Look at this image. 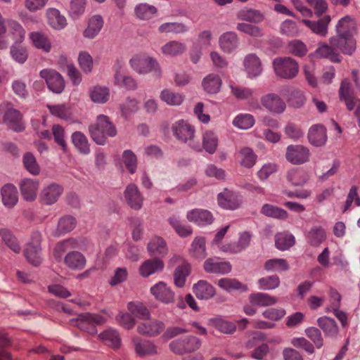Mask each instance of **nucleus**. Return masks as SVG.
<instances>
[{
    "label": "nucleus",
    "instance_id": "obj_1",
    "mask_svg": "<svg viewBox=\"0 0 360 360\" xmlns=\"http://www.w3.org/2000/svg\"><path fill=\"white\" fill-rule=\"evenodd\" d=\"M89 132L92 139L99 145H103L108 136H115L117 130L110 118L104 115L97 117L94 124L89 126Z\"/></svg>",
    "mask_w": 360,
    "mask_h": 360
},
{
    "label": "nucleus",
    "instance_id": "obj_2",
    "mask_svg": "<svg viewBox=\"0 0 360 360\" xmlns=\"http://www.w3.org/2000/svg\"><path fill=\"white\" fill-rule=\"evenodd\" d=\"M131 68L139 74H147L153 72L157 78L162 77V69L158 62L146 53L134 55L130 60Z\"/></svg>",
    "mask_w": 360,
    "mask_h": 360
},
{
    "label": "nucleus",
    "instance_id": "obj_3",
    "mask_svg": "<svg viewBox=\"0 0 360 360\" xmlns=\"http://www.w3.org/2000/svg\"><path fill=\"white\" fill-rule=\"evenodd\" d=\"M0 122L6 124L11 129L20 132L25 129L22 113L13 108L10 103L0 104Z\"/></svg>",
    "mask_w": 360,
    "mask_h": 360
},
{
    "label": "nucleus",
    "instance_id": "obj_4",
    "mask_svg": "<svg viewBox=\"0 0 360 360\" xmlns=\"http://www.w3.org/2000/svg\"><path fill=\"white\" fill-rule=\"evenodd\" d=\"M169 265L176 266L173 274L174 284L177 288H184L187 278L191 273V264L183 257L175 255L169 259Z\"/></svg>",
    "mask_w": 360,
    "mask_h": 360
},
{
    "label": "nucleus",
    "instance_id": "obj_5",
    "mask_svg": "<svg viewBox=\"0 0 360 360\" xmlns=\"http://www.w3.org/2000/svg\"><path fill=\"white\" fill-rule=\"evenodd\" d=\"M339 98L341 101L345 102L347 109L349 111L354 108L356 101L359 103L354 111V115L359 120V126L360 127V99H356L354 91L348 79H345L341 82L339 89Z\"/></svg>",
    "mask_w": 360,
    "mask_h": 360
},
{
    "label": "nucleus",
    "instance_id": "obj_6",
    "mask_svg": "<svg viewBox=\"0 0 360 360\" xmlns=\"http://www.w3.org/2000/svg\"><path fill=\"white\" fill-rule=\"evenodd\" d=\"M273 65L276 74L284 79L294 78L299 70L298 63L290 57L276 58Z\"/></svg>",
    "mask_w": 360,
    "mask_h": 360
},
{
    "label": "nucleus",
    "instance_id": "obj_7",
    "mask_svg": "<svg viewBox=\"0 0 360 360\" xmlns=\"http://www.w3.org/2000/svg\"><path fill=\"white\" fill-rule=\"evenodd\" d=\"M105 322V319L103 316L89 312L80 314L77 319V327L91 335H95L97 333L96 326Z\"/></svg>",
    "mask_w": 360,
    "mask_h": 360
},
{
    "label": "nucleus",
    "instance_id": "obj_8",
    "mask_svg": "<svg viewBox=\"0 0 360 360\" xmlns=\"http://www.w3.org/2000/svg\"><path fill=\"white\" fill-rule=\"evenodd\" d=\"M41 235L39 231L32 234L31 241L27 244L24 250V255L27 260L32 265L37 266L41 263Z\"/></svg>",
    "mask_w": 360,
    "mask_h": 360
},
{
    "label": "nucleus",
    "instance_id": "obj_9",
    "mask_svg": "<svg viewBox=\"0 0 360 360\" xmlns=\"http://www.w3.org/2000/svg\"><path fill=\"white\" fill-rule=\"evenodd\" d=\"M200 346V340L193 335L174 340L169 344L170 349L177 354L193 352L198 350Z\"/></svg>",
    "mask_w": 360,
    "mask_h": 360
},
{
    "label": "nucleus",
    "instance_id": "obj_10",
    "mask_svg": "<svg viewBox=\"0 0 360 360\" xmlns=\"http://www.w3.org/2000/svg\"><path fill=\"white\" fill-rule=\"evenodd\" d=\"M309 149L301 144L289 145L286 148L285 158L292 165H302L309 161Z\"/></svg>",
    "mask_w": 360,
    "mask_h": 360
},
{
    "label": "nucleus",
    "instance_id": "obj_11",
    "mask_svg": "<svg viewBox=\"0 0 360 360\" xmlns=\"http://www.w3.org/2000/svg\"><path fill=\"white\" fill-rule=\"evenodd\" d=\"M172 131L175 138L183 143L193 141L195 137V127L184 120H180L173 123Z\"/></svg>",
    "mask_w": 360,
    "mask_h": 360
},
{
    "label": "nucleus",
    "instance_id": "obj_12",
    "mask_svg": "<svg viewBox=\"0 0 360 360\" xmlns=\"http://www.w3.org/2000/svg\"><path fill=\"white\" fill-rule=\"evenodd\" d=\"M39 75L46 81L49 89L53 92L60 94L64 89L65 82L63 78L56 70L44 69L40 72Z\"/></svg>",
    "mask_w": 360,
    "mask_h": 360
},
{
    "label": "nucleus",
    "instance_id": "obj_13",
    "mask_svg": "<svg viewBox=\"0 0 360 360\" xmlns=\"http://www.w3.org/2000/svg\"><path fill=\"white\" fill-rule=\"evenodd\" d=\"M150 293L158 301L165 304L172 303L175 300L174 292L163 281H160L151 287Z\"/></svg>",
    "mask_w": 360,
    "mask_h": 360
},
{
    "label": "nucleus",
    "instance_id": "obj_14",
    "mask_svg": "<svg viewBox=\"0 0 360 360\" xmlns=\"http://www.w3.org/2000/svg\"><path fill=\"white\" fill-rule=\"evenodd\" d=\"M165 328L163 322L148 318L138 324L137 331L141 335L153 337L160 334Z\"/></svg>",
    "mask_w": 360,
    "mask_h": 360
},
{
    "label": "nucleus",
    "instance_id": "obj_15",
    "mask_svg": "<svg viewBox=\"0 0 360 360\" xmlns=\"http://www.w3.org/2000/svg\"><path fill=\"white\" fill-rule=\"evenodd\" d=\"M330 44L334 46L336 51L343 54L352 55L356 50V40L354 37H346L336 35L329 39Z\"/></svg>",
    "mask_w": 360,
    "mask_h": 360
},
{
    "label": "nucleus",
    "instance_id": "obj_16",
    "mask_svg": "<svg viewBox=\"0 0 360 360\" xmlns=\"http://www.w3.org/2000/svg\"><path fill=\"white\" fill-rule=\"evenodd\" d=\"M262 105L270 112L282 113L285 109V103L281 98L274 93H269L261 98Z\"/></svg>",
    "mask_w": 360,
    "mask_h": 360
},
{
    "label": "nucleus",
    "instance_id": "obj_17",
    "mask_svg": "<svg viewBox=\"0 0 360 360\" xmlns=\"http://www.w3.org/2000/svg\"><path fill=\"white\" fill-rule=\"evenodd\" d=\"M217 200L219 206L228 210H236L241 204L239 196L235 192L227 188L218 194Z\"/></svg>",
    "mask_w": 360,
    "mask_h": 360
},
{
    "label": "nucleus",
    "instance_id": "obj_18",
    "mask_svg": "<svg viewBox=\"0 0 360 360\" xmlns=\"http://www.w3.org/2000/svg\"><path fill=\"white\" fill-rule=\"evenodd\" d=\"M63 192L61 186L57 184H51L45 186L40 193V200L45 205H52L56 202Z\"/></svg>",
    "mask_w": 360,
    "mask_h": 360
},
{
    "label": "nucleus",
    "instance_id": "obj_19",
    "mask_svg": "<svg viewBox=\"0 0 360 360\" xmlns=\"http://www.w3.org/2000/svg\"><path fill=\"white\" fill-rule=\"evenodd\" d=\"M204 270L207 273L225 274L231 272V264L229 262H219L217 258H208L203 264Z\"/></svg>",
    "mask_w": 360,
    "mask_h": 360
},
{
    "label": "nucleus",
    "instance_id": "obj_20",
    "mask_svg": "<svg viewBox=\"0 0 360 360\" xmlns=\"http://www.w3.org/2000/svg\"><path fill=\"white\" fill-rule=\"evenodd\" d=\"M39 186L38 180L24 179L20 184V189L22 198L27 201H33L36 199Z\"/></svg>",
    "mask_w": 360,
    "mask_h": 360
},
{
    "label": "nucleus",
    "instance_id": "obj_21",
    "mask_svg": "<svg viewBox=\"0 0 360 360\" xmlns=\"http://www.w3.org/2000/svg\"><path fill=\"white\" fill-rule=\"evenodd\" d=\"M7 35L15 44H21L25 38V30L17 20L9 19L6 21Z\"/></svg>",
    "mask_w": 360,
    "mask_h": 360
},
{
    "label": "nucleus",
    "instance_id": "obj_22",
    "mask_svg": "<svg viewBox=\"0 0 360 360\" xmlns=\"http://www.w3.org/2000/svg\"><path fill=\"white\" fill-rule=\"evenodd\" d=\"M187 219L198 225H207L212 223L214 219L212 213L207 210L193 209L187 212Z\"/></svg>",
    "mask_w": 360,
    "mask_h": 360
},
{
    "label": "nucleus",
    "instance_id": "obj_23",
    "mask_svg": "<svg viewBox=\"0 0 360 360\" xmlns=\"http://www.w3.org/2000/svg\"><path fill=\"white\" fill-rule=\"evenodd\" d=\"M337 35L353 37L356 32L355 20L349 16L340 19L336 25Z\"/></svg>",
    "mask_w": 360,
    "mask_h": 360
},
{
    "label": "nucleus",
    "instance_id": "obj_24",
    "mask_svg": "<svg viewBox=\"0 0 360 360\" xmlns=\"http://www.w3.org/2000/svg\"><path fill=\"white\" fill-rule=\"evenodd\" d=\"M331 20L330 15H325L317 21H312L309 20H302V22L308 27L312 32L326 37L328 33V27Z\"/></svg>",
    "mask_w": 360,
    "mask_h": 360
},
{
    "label": "nucleus",
    "instance_id": "obj_25",
    "mask_svg": "<svg viewBox=\"0 0 360 360\" xmlns=\"http://www.w3.org/2000/svg\"><path fill=\"white\" fill-rule=\"evenodd\" d=\"M236 158L240 166L250 169L256 164L257 155L252 148L243 147L236 154Z\"/></svg>",
    "mask_w": 360,
    "mask_h": 360
},
{
    "label": "nucleus",
    "instance_id": "obj_26",
    "mask_svg": "<svg viewBox=\"0 0 360 360\" xmlns=\"http://www.w3.org/2000/svg\"><path fill=\"white\" fill-rule=\"evenodd\" d=\"M308 139L315 146L324 145L327 140L326 129L321 124L312 126L308 133Z\"/></svg>",
    "mask_w": 360,
    "mask_h": 360
},
{
    "label": "nucleus",
    "instance_id": "obj_27",
    "mask_svg": "<svg viewBox=\"0 0 360 360\" xmlns=\"http://www.w3.org/2000/svg\"><path fill=\"white\" fill-rule=\"evenodd\" d=\"M193 291L195 296L201 300H209L216 293L214 286L204 280H200L194 284Z\"/></svg>",
    "mask_w": 360,
    "mask_h": 360
},
{
    "label": "nucleus",
    "instance_id": "obj_28",
    "mask_svg": "<svg viewBox=\"0 0 360 360\" xmlns=\"http://www.w3.org/2000/svg\"><path fill=\"white\" fill-rule=\"evenodd\" d=\"M125 198L129 206L134 210L141 209L143 198L135 184H129L124 192Z\"/></svg>",
    "mask_w": 360,
    "mask_h": 360
},
{
    "label": "nucleus",
    "instance_id": "obj_29",
    "mask_svg": "<svg viewBox=\"0 0 360 360\" xmlns=\"http://www.w3.org/2000/svg\"><path fill=\"white\" fill-rule=\"evenodd\" d=\"M165 266L164 262L159 258L149 259L146 260L139 267V274L143 277L158 271H161Z\"/></svg>",
    "mask_w": 360,
    "mask_h": 360
},
{
    "label": "nucleus",
    "instance_id": "obj_30",
    "mask_svg": "<svg viewBox=\"0 0 360 360\" xmlns=\"http://www.w3.org/2000/svg\"><path fill=\"white\" fill-rule=\"evenodd\" d=\"M64 263L70 269L80 270L84 268L86 259L81 252L72 251L64 257Z\"/></svg>",
    "mask_w": 360,
    "mask_h": 360
},
{
    "label": "nucleus",
    "instance_id": "obj_31",
    "mask_svg": "<svg viewBox=\"0 0 360 360\" xmlns=\"http://www.w3.org/2000/svg\"><path fill=\"white\" fill-rule=\"evenodd\" d=\"M135 351L139 356L153 355L157 354L155 345L149 340H143L139 337L132 339Z\"/></svg>",
    "mask_w": 360,
    "mask_h": 360
},
{
    "label": "nucleus",
    "instance_id": "obj_32",
    "mask_svg": "<svg viewBox=\"0 0 360 360\" xmlns=\"http://www.w3.org/2000/svg\"><path fill=\"white\" fill-rule=\"evenodd\" d=\"M316 53L318 56L329 59L333 63H340L342 60L340 53L330 43L329 44H321L316 49Z\"/></svg>",
    "mask_w": 360,
    "mask_h": 360
},
{
    "label": "nucleus",
    "instance_id": "obj_33",
    "mask_svg": "<svg viewBox=\"0 0 360 360\" xmlns=\"http://www.w3.org/2000/svg\"><path fill=\"white\" fill-rule=\"evenodd\" d=\"M189 255L197 259H203L206 257V241L202 236L195 237L189 248Z\"/></svg>",
    "mask_w": 360,
    "mask_h": 360
},
{
    "label": "nucleus",
    "instance_id": "obj_34",
    "mask_svg": "<svg viewBox=\"0 0 360 360\" xmlns=\"http://www.w3.org/2000/svg\"><path fill=\"white\" fill-rule=\"evenodd\" d=\"M49 25L55 30H62L67 25V20L60 12L55 8H50L46 11Z\"/></svg>",
    "mask_w": 360,
    "mask_h": 360
},
{
    "label": "nucleus",
    "instance_id": "obj_35",
    "mask_svg": "<svg viewBox=\"0 0 360 360\" xmlns=\"http://www.w3.org/2000/svg\"><path fill=\"white\" fill-rule=\"evenodd\" d=\"M221 79L220 77L214 73L207 75L202 81V86L207 94H217L219 91L221 86Z\"/></svg>",
    "mask_w": 360,
    "mask_h": 360
},
{
    "label": "nucleus",
    "instance_id": "obj_36",
    "mask_svg": "<svg viewBox=\"0 0 360 360\" xmlns=\"http://www.w3.org/2000/svg\"><path fill=\"white\" fill-rule=\"evenodd\" d=\"M238 19L252 23H259L264 20V15L258 10L245 8L237 13Z\"/></svg>",
    "mask_w": 360,
    "mask_h": 360
},
{
    "label": "nucleus",
    "instance_id": "obj_37",
    "mask_svg": "<svg viewBox=\"0 0 360 360\" xmlns=\"http://www.w3.org/2000/svg\"><path fill=\"white\" fill-rule=\"evenodd\" d=\"M103 25V20L101 15H93L88 22V27L84 31V37L86 38L92 39L95 37L101 31Z\"/></svg>",
    "mask_w": 360,
    "mask_h": 360
},
{
    "label": "nucleus",
    "instance_id": "obj_38",
    "mask_svg": "<svg viewBox=\"0 0 360 360\" xmlns=\"http://www.w3.org/2000/svg\"><path fill=\"white\" fill-rule=\"evenodd\" d=\"M148 250L152 256L164 257L167 253L166 242L161 237L155 236L149 242Z\"/></svg>",
    "mask_w": 360,
    "mask_h": 360
},
{
    "label": "nucleus",
    "instance_id": "obj_39",
    "mask_svg": "<svg viewBox=\"0 0 360 360\" xmlns=\"http://www.w3.org/2000/svg\"><path fill=\"white\" fill-rule=\"evenodd\" d=\"M2 201L8 207H13L18 200V191L12 184H6L1 188Z\"/></svg>",
    "mask_w": 360,
    "mask_h": 360
},
{
    "label": "nucleus",
    "instance_id": "obj_40",
    "mask_svg": "<svg viewBox=\"0 0 360 360\" xmlns=\"http://www.w3.org/2000/svg\"><path fill=\"white\" fill-rule=\"evenodd\" d=\"M251 304L259 307H268L277 302V298L263 292L252 293L249 296Z\"/></svg>",
    "mask_w": 360,
    "mask_h": 360
},
{
    "label": "nucleus",
    "instance_id": "obj_41",
    "mask_svg": "<svg viewBox=\"0 0 360 360\" xmlns=\"http://www.w3.org/2000/svg\"><path fill=\"white\" fill-rule=\"evenodd\" d=\"M158 9L156 7L148 4H139L134 8V15L136 18L141 20H149L156 13Z\"/></svg>",
    "mask_w": 360,
    "mask_h": 360
},
{
    "label": "nucleus",
    "instance_id": "obj_42",
    "mask_svg": "<svg viewBox=\"0 0 360 360\" xmlns=\"http://www.w3.org/2000/svg\"><path fill=\"white\" fill-rule=\"evenodd\" d=\"M162 101L169 105H180L184 101V96L181 93L175 92L169 89H163L160 94Z\"/></svg>",
    "mask_w": 360,
    "mask_h": 360
},
{
    "label": "nucleus",
    "instance_id": "obj_43",
    "mask_svg": "<svg viewBox=\"0 0 360 360\" xmlns=\"http://www.w3.org/2000/svg\"><path fill=\"white\" fill-rule=\"evenodd\" d=\"M260 212L266 217L280 220H285L288 217V213L286 210L268 203L262 207Z\"/></svg>",
    "mask_w": 360,
    "mask_h": 360
},
{
    "label": "nucleus",
    "instance_id": "obj_44",
    "mask_svg": "<svg viewBox=\"0 0 360 360\" xmlns=\"http://www.w3.org/2000/svg\"><path fill=\"white\" fill-rule=\"evenodd\" d=\"M30 38L36 48L41 49L46 53L51 51V43L45 34L32 32L30 34Z\"/></svg>",
    "mask_w": 360,
    "mask_h": 360
},
{
    "label": "nucleus",
    "instance_id": "obj_45",
    "mask_svg": "<svg viewBox=\"0 0 360 360\" xmlns=\"http://www.w3.org/2000/svg\"><path fill=\"white\" fill-rule=\"evenodd\" d=\"M288 180L294 186H302L309 179V173L299 168L292 169L288 172Z\"/></svg>",
    "mask_w": 360,
    "mask_h": 360
},
{
    "label": "nucleus",
    "instance_id": "obj_46",
    "mask_svg": "<svg viewBox=\"0 0 360 360\" xmlns=\"http://www.w3.org/2000/svg\"><path fill=\"white\" fill-rule=\"evenodd\" d=\"M217 285L221 289L231 292L233 290L246 291L248 287L236 278H223L218 281Z\"/></svg>",
    "mask_w": 360,
    "mask_h": 360
},
{
    "label": "nucleus",
    "instance_id": "obj_47",
    "mask_svg": "<svg viewBox=\"0 0 360 360\" xmlns=\"http://www.w3.org/2000/svg\"><path fill=\"white\" fill-rule=\"evenodd\" d=\"M219 45L224 51L231 52L238 45L237 35L233 32L224 33L219 38Z\"/></svg>",
    "mask_w": 360,
    "mask_h": 360
},
{
    "label": "nucleus",
    "instance_id": "obj_48",
    "mask_svg": "<svg viewBox=\"0 0 360 360\" xmlns=\"http://www.w3.org/2000/svg\"><path fill=\"white\" fill-rule=\"evenodd\" d=\"M244 65L250 77H256L262 72L261 62L255 54H249L245 58Z\"/></svg>",
    "mask_w": 360,
    "mask_h": 360
},
{
    "label": "nucleus",
    "instance_id": "obj_49",
    "mask_svg": "<svg viewBox=\"0 0 360 360\" xmlns=\"http://www.w3.org/2000/svg\"><path fill=\"white\" fill-rule=\"evenodd\" d=\"M295 244V237L288 232H281L275 235V246L280 250H288Z\"/></svg>",
    "mask_w": 360,
    "mask_h": 360
},
{
    "label": "nucleus",
    "instance_id": "obj_50",
    "mask_svg": "<svg viewBox=\"0 0 360 360\" xmlns=\"http://www.w3.org/2000/svg\"><path fill=\"white\" fill-rule=\"evenodd\" d=\"M77 242L74 238H68L63 241L59 242L56 244L54 250L53 256L57 261H60L63 254L69 249L76 248L77 247Z\"/></svg>",
    "mask_w": 360,
    "mask_h": 360
},
{
    "label": "nucleus",
    "instance_id": "obj_51",
    "mask_svg": "<svg viewBox=\"0 0 360 360\" xmlns=\"http://www.w3.org/2000/svg\"><path fill=\"white\" fill-rule=\"evenodd\" d=\"M326 238L325 230L321 226H314L311 229L307 235L308 243L312 246H319Z\"/></svg>",
    "mask_w": 360,
    "mask_h": 360
},
{
    "label": "nucleus",
    "instance_id": "obj_52",
    "mask_svg": "<svg viewBox=\"0 0 360 360\" xmlns=\"http://www.w3.org/2000/svg\"><path fill=\"white\" fill-rule=\"evenodd\" d=\"M186 50V45L178 41H169L161 48L163 54L171 56L182 54Z\"/></svg>",
    "mask_w": 360,
    "mask_h": 360
},
{
    "label": "nucleus",
    "instance_id": "obj_53",
    "mask_svg": "<svg viewBox=\"0 0 360 360\" xmlns=\"http://www.w3.org/2000/svg\"><path fill=\"white\" fill-rule=\"evenodd\" d=\"M89 95L94 103H104L109 99L110 91L107 87L96 86L90 90Z\"/></svg>",
    "mask_w": 360,
    "mask_h": 360
},
{
    "label": "nucleus",
    "instance_id": "obj_54",
    "mask_svg": "<svg viewBox=\"0 0 360 360\" xmlns=\"http://www.w3.org/2000/svg\"><path fill=\"white\" fill-rule=\"evenodd\" d=\"M319 326L324 331L326 335L335 336L338 332V328L334 319L323 316L317 321Z\"/></svg>",
    "mask_w": 360,
    "mask_h": 360
},
{
    "label": "nucleus",
    "instance_id": "obj_55",
    "mask_svg": "<svg viewBox=\"0 0 360 360\" xmlns=\"http://www.w3.org/2000/svg\"><path fill=\"white\" fill-rule=\"evenodd\" d=\"M0 236L5 244L15 253H19L21 248L11 231L7 229H0Z\"/></svg>",
    "mask_w": 360,
    "mask_h": 360
},
{
    "label": "nucleus",
    "instance_id": "obj_56",
    "mask_svg": "<svg viewBox=\"0 0 360 360\" xmlns=\"http://www.w3.org/2000/svg\"><path fill=\"white\" fill-rule=\"evenodd\" d=\"M210 324L224 333L231 334L236 330V326L234 323L225 321L220 318L210 319Z\"/></svg>",
    "mask_w": 360,
    "mask_h": 360
},
{
    "label": "nucleus",
    "instance_id": "obj_57",
    "mask_svg": "<svg viewBox=\"0 0 360 360\" xmlns=\"http://www.w3.org/2000/svg\"><path fill=\"white\" fill-rule=\"evenodd\" d=\"M264 268L266 271H285L290 268L287 260L284 259H271L265 262Z\"/></svg>",
    "mask_w": 360,
    "mask_h": 360
},
{
    "label": "nucleus",
    "instance_id": "obj_58",
    "mask_svg": "<svg viewBox=\"0 0 360 360\" xmlns=\"http://www.w3.org/2000/svg\"><path fill=\"white\" fill-rule=\"evenodd\" d=\"M22 162L25 169L32 175L39 174L41 169L34 155L30 152L25 153Z\"/></svg>",
    "mask_w": 360,
    "mask_h": 360
},
{
    "label": "nucleus",
    "instance_id": "obj_59",
    "mask_svg": "<svg viewBox=\"0 0 360 360\" xmlns=\"http://www.w3.org/2000/svg\"><path fill=\"white\" fill-rule=\"evenodd\" d=\"M98 338L110 347L118 348L120 345V338L117 331L112 330H105L99 334Z\"/></svg>",
    "mask_w": 360,
    "mask_h": 360
},
{
    "label": "nucleus",
    "instance_id": "obj_60",
    "mask_svg": "<svg viewBox=\"0 0 360 360\" xmlns=\"http://www.w3.org/2000/svg\"><path fill=\"white\" fill-rule=\"evenodd\" d=\"M218 145L217 136L212 131H206L202 136V146L207 152L214 153Z\"/></svg>",
    "mask_w": 360,
    "mask_h": 360
},
{
    "label": "nucleus",
    "instance_id": "obj_61",
    "mask_svg": "<svg viewBox=\"0 0 360 360\" xmlns=\"http://www.w3.org/2000/svg\"><path fill=\"white\" fill-rule=\"evenodd\" d=\"M251 238L252 234L248 231H244L240 234L236 245H230L224 250L229 251L233 253L239 252L250 245Z\"/></svg>",
    "mask_w": 360,
    "mask_h": 360
},
{
    "label": "nucleus",
    "instance_id": "obj_62",
    "mask_svg": "<svg viewBox=\"0 0 360 360\" xmlns=\"http://www.w3.org/2000/svg\"><path fill=\"white\" fill-rule=\"evenodd\" d=\"M127 309L131 314L139 319L145 320L150 316L149 310L141 302H129L127 305Z\"/></svg>",
    "mask_w": 360,
    "mask_h": 360
},
{
    "label": "nucleus",
    "instance_id": "obj_63",
    "mask_svg": "<svg viewBox=\"0 0 360 360\" xmlns=\"http://www.w3.org/2000/svg\"><path fill=\"white\" fill-rule=\"evenodd\" d=\"M51 130L55 142L64 153L67 152L68 145L65 139L64 128L60 124H53Z\"/></svg>",
    "mask_w": 360,
    "mask_h": 360
},
{
    "label": "nucleus",
    "instance_id": "obj_64",
    "mask_svg": "<svg viewBox=\"0 0 360 360\" xmlns=\"http://www.w3.org/2000/svg\"><path fill=\"white\" fill-rule=\"evenodd\" d=\"M50 113L62 120H68L71 117L70 108L65 104L47 105Z\"/></svg>",
    "mask_w": 360,
    "mask_h": 360
}]
</instances>
